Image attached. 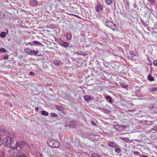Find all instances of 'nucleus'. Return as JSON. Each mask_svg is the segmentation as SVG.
Masks as SVG:
<instances>
[{
	"mask_svg": "<svg viewBox=\"0 0 157 157\" xmlns=\"http://www.w3.org/2000/svg\"><path fill=\"white\" fill-rule=\"evenodd\" d=\"M26 145V142L20 140L17 141L15 146L13 147H12L13 149L16 150L13 151L15 152L14 155H15L16 157H27L25 154L22 153L21 151V148Z\"/></svg>",
	"mask_w": 157,
	"mask_h": 157,
	"instance_id": "f257e3e1",
	"label": "nucleus"
},
{
	"mask_svg": "<svg viewBox=\"0 0 157 157\" xmlns=\"http://www.w3.org/2000/svg\"><path fill=\"white\" fill-rule=\"evenodd\" d=\"M15 134L12 132H7L6 130V133L4 136V137H2V138H4V145L6 147H11L12 149V147H14V146L12 147V146L13 144V138L15 136Z\"/></svg>",
	"mask_w": 157,
	"mask_h": 157,
	"instance_id": "f03ea898",
	"label": "nucleus"
},
{
	"mask_svg": "<svg viewBox=\"0 0 157 157\" xmlns=\"http://www.w3.org/2000/svg\"><path fill=\"white\" fill-rule=\"evenodd\" d=\"M48 143L50 147L54 148L57 147L59 145L58 141L55 140H52L51 141H48Z\"/></svg>",
	"mask_w": 157,
	"mask_h": 157,
	"instance_id": "7ed1b4c3",
	"label": "nucleus"
},
{
	"mask_svg": "<svg viewBox=\"0 0 157 157\" xmlns=\"http://www.w3.org/2000/svg\"><path fill=\"white\" fill-rule=\"evenodd\" d=\"M105 26L113 30H114V29H115L116 28V25L112 22L110 21H109L107 20L106 21L105 23Z\"/></svg>",
	"mask_w": 157,
	"mask_h": 157,
	"instance_id": "20e7f679",
	"label": "nucleus"
},
{
	"mask_svg": "<svg viewBox=\"0 0 157 157\" xmlns=\"http://www.w3.org/2000/svg\"><path fill=\"white\" fill-rule=\"evenodd\" d=\"M13 155V152L10 149L8 151H5L2 155V157H11Z\"/></svg>",
	"mask_w": 157,
	"mask_h": 157,
	"instance_id": "39448f33",
	"label": "nucleus"
},
{
	"mask_svg": "<svg viewBox=\"0 0 157 157\" xmlns=\"http://www.w3.org/2000/svg\"><path fill=\"white\" fill-rule=\"evenodd\" d=\"M56 108L60 112V114L61 115L65 114L66 111L65 109L62 106L56 105Z\"/></svg>",
	"mask_w": 157,
	"mask_h": 157,
	"instance_id": "423d86ee",
	"label": "nucleus"
},
{
	"mask_svg": "<svg viewBox=\"0 0 157 157\" xmlns=\"http://www.w3.org/2000/svg\"><path fill=\"white\" fill-rule=\"evenodd\" d=\"M115 129L119 132H121L125 128L124 125L123 126L119 124L115 125L114 126Z\"/></svg>",
	"mask_w": 157,
	"mask_h": 157,
	"instance_id": "0eeeda50",
	"label": "nucleus"
},
{
	"mask_svg": "<svg viewBox=\"0 0 157 157\" xmlns=\"http://www.w3.org/2000/svg\"><path fill=\"white\" fill-rule=\"evenodd\" d=\"M68 123H69V127L71 128L75 127L76 124L75 120L73 119L70 120L68 122Z\"/></svg>",
	"mask_w": 157,
	"mask_h": 157,
	"instance_id": "6e6552de",
	"label": "nucleus"
},
{
	"mask_svg": "<svg viewBox=\"0 0 157 157\" xmlns=\"http://www.w3.org/2000/svg\"><path fill=\"white\" fill-rule=\"evenodd\" d=\"M107 145L110 147H118V145L114 142L109 141L107 142Z\"/></svg>",
	"mask_w": 157,
	"mask_h": 157,
	"instance_id": "1a4fd4ad",
	"label": "nucleus"
},
{
	"mask_svg": "<svg viewBox=\"0 0 157 157\" xmlns=\"http://www.w3.org/2000/svg\"><path fill=\"white\" fill-rule=\"evenodd\" d=\"M148 89L151 91H155L157 90L156 87L154 85H149L148 87Z\"/></svg>",
	"mask_w": 157,
	"mask_h": 157,
	"instance_id": "9d476101",
	"label": "nucleus"
},
{
	"mask_svg": "<svg viewBox=\"0 0 157 157\" xmlns=\"http://www.w3.org/2000/svg\"><path fill=\"white\" fill-rule=\"evenodd\" d=\"M84 99L85 101L87 102H89L91 101L92 99L91 98L90 96V95H85L84 97Z\"/></svg>",
	"mask_w": 157,
	"mask_h": 157,
	"instance_id": "9b49d317",
	"label": "nucleus"
},
{
	"mask_svg": "<svg viewBox=\"0 0 157 157\" xmlns=\"http://www.w3.org/2000/svg\"><path fill=\"white\" fill-rule=\"evenodd\" d=\"M105 98L107 101L111 104H112L113 101H112V98L109 95H107L105 97Z\"/></svg>",
	"mask_w": 157,
	"mask_h": 157,
	"instance_id": "f8f14e48",
	"label": "nucleus"
},
{
	"mask_svg": "<svg viewBox=\"0 0 157 157\" xmlns=\"http://www.w3.org/2000/svg\"><path fill=\"white\" fill-rule=\"evenodd\" d=\"M60 44L62 46H63L65 47H67L69 46V44L66 42H65L63 40H61L60 42H59Z\"/></svg>",
	"mask_w": 157,
	"mask_h": 157,
	"instance_id": "ddd939ff",
	"label": "nucleus"
},
{
	"mask_svg": "<svg viewBox=\"0 0 157 157\" xmlns=\"http://www.w3.org/2000/svg\"><path fill=\"white\" fill-rule=\"evenodd\" d=\"M95 10L98 12H99L101 10H102V8L101 6L100 3H98L97 6L95 7Z\"/></svg>",
	"mask_w": 157,
	"mask_h": 157,
	"instance_id": "4468645a",
	"label": "nucleus"
},
{
	"mask_svg": "<svg viewBox=\"0 0 157 157\" xmlns=\"http://www.w3.org/2000/svg\"><path fill=\"white\" fill-rule=\"evenodd\" d=\"M72 37V36L71 33L68 32L67 33L66 35V38L68 40L71 39Z\"/></svg>",
	"mask_w": 157,
	"mask_h": 157,
	"instance_id": "2eb2a0df",
	"label": "nucleus"
},
{
	"mask_svg": "<svg viewBox=\"0 0 157 157\" xmlns=\"http://www.w3.org/2000/svg\"><path fill=\"white\" fill-rule=\"evenodd\" d=\"M26 52L28 53L30 55L32 56L33 55V50L31 49L30 48H28L26 50Z\"/></svg>",
	"mask_w": 157,
	"mask_h": 157,
	"instance_id": "dca6fc26",
	"label": "nucleus"
},
{
	"mask_svg": "<svg viewBox=\"0 0 157 157\" xmlns=\"http://www.w3.org/2000/svg\"><path fill=\"white\" fill-rule=\"evenodd\" d=\"M40 113L41 114L44 116H48L49 115L48 113L44 110L41 111Z\"/></svg>",
	"mask_w": 157,
	"mask_h": 157,
	"instance_id": "f3484780",
	"label": "nucleus"
},
{
	"mask_svg": "<svg viewBox=\"0 0 157 157\" xmlns=\"http://www.w3.org/2000/svg\"><path fill=\"white\" fill-rule=\"evenodd\" d=\"M120 84L121 86L124 88H126L128 86V85L125 83L121 82Z\"/></svg>",
	"mask_w": 157,
	"mask_h": 157,
	"instance_id": "a211bd4d",
	"label": "nucleus"
},
{
	"mask_svg": "<svg viewBox=\"0 0 157 157\" xmlns=\"http://www.w3.org/2000/svg\"><path fill=\"white\" fill-rule=\"evenodd\" d=\"M39 51L38 50L37 51H35L34 50L33 51V55H35L36 56H40V55H38L39 53Z\"/></svg>",
	"mask_w": 157,
	"mask_h": 157,
	"instance_id": "6ab92c4d",
	"label": "nucleus"
},
{
	"mask_svg": "<svg viewBox=\"0 0 157 157\" xmlns=\"http://www.w3.org/2000/svg\"><path fill=\"white\" fill-rule=\"evenodd\" d=\"M148 79L151 81H152L154 80V78L151 75H149L147 76Z\"/></svg>",
	"mask_w": 157,
	"mask_h": 157,
	"instance_id": "aec40b11",
	"label": "nucleus"
},
{
	"mask_svg": "<svg viewBox=\"0 0 157 157\" xmlns=\"http://www.w3.org/2000/svg\"><path fill=\"white\" fill-rule=\"evenodd\" d=\"M33 43L34 44H36L37 45V46H41L42 45V43L40 42H39L37 41H34L33 42Z\"/></svg>",
	"mask_w": 157,
	"mask_h": 157,
	"instance_id": "412c9836",
	"label": "nucleus"
},
{
	"mask_svg": "<svg viewBox=\"0 0 157 157\" xmlns=\"http://www.w3.org/2000/svg\"><path fill=\"white\" fill-rule=\"evenodd\" d=\"M7 52V51L3 48H0V53H5Z\"/></svg>",
	"mask_w": 157,
	"mask_h": 157,
	"instance_id": "4be33fe9",
	"label": "nucleus"
},
{
	"mask_svg": "<svg viewBox=\"0 0 157 157\" xmlns=\"http://www.w3.org/2000/svg\"><path fill=\"white\" fill-rule=\"evenodd\" d=\"M76 54L78 55H85L86 54V52L82 51H79L77 52H76Z\"/></svg>",
	"mask_w": 157,
	"mask_h": 157,
	"instance_id": "5701e85b",
	"label": "nucleus"
},
{
	"mask_svg": "<svg viewBox=\"0 0 157 157\" xmlns=\"http://www.w3.org/2000/svg\"><path fill=\"white\" fill-rule=\"evenodd\" d=\"M105 1L108 5H110L113 2V0H105Z\"/></svg>",
	"mask_w": 157,
	"mask_h": 157,
	"instance_id": "b1692460",
	"label": "nucleus"
},
{
	"mask_svg": "<svg viewBox=\"0 0 157 157\" xmlns=\"http://www.w3.org/2000/svg\"><path fill=\"white\" fill-rule=\"evenodd\" d=\"M6 33L4 32H1L0 34V37L1 38H3L6 36Z\"/></svg>",
	"mask_w": 157,
	"mask_h": 157,
	"instance_id": "393cba45",
	"label": "nucleus"
},
{
	"mask_svg": "<svg viewBox=\"0 0 157 157\" xmlns=\"http://www.w3.org/2000/svg\"><path fill=\"white\" fill-rule=\"evenodd\" d=\"M91 157H100V156L98 154L94 153L91 154Z\"/></svg>",
	"mask_w": 157,
	"mask_h": 157,
	"instance_id": "a878e982",
	"label": "nucleus"
},
{
	"mask_svg": "<svg viewBox=\"0 0 157 157\" xmlns=\"http://www.w3.org/2000/svg\"><path fill=\"white\" fill-rule=\"evenodd\" d=\"M50 116L52 117H54L57 118L58 117V116L57 114L53 113H50Z\"/></svg>",
	"mask_w": 157,
	"mask_h": 157,
	"instance_id": "bb28decb",
	"label": "nucleus"
},
{
	"mask_svg": "<svg viewBox=\"0 0 157 157\" xmlns=\"http://www.w3.org/2000/svg\"><path fill=\"white\" fill-rule=\"evenodd\" d=\"M115 151L118 153L121 152V150L119 148L117 147L115 149Z\"/></svg>",
	"mask_w": 157,
	"mask_h": 157,
	"instance_id": "cd10ccee",
	"label": "nucleus"
},
{
	"mask_svg": "<svg viewBox=\"0 0 157 157\" xmlns=\"http://www.w3.org/2000/svg\"><path fill=\"white\" fill-rule=\"evenodd\" d=\"M2 56H3V59L6 60L8 59L9 58V56L8 54H6L4 55H2Z\"/></svg>",
	"mask_w": 157,
	"mask_h": 157,
	"instance_id": "c85d7f7f",
	"label": "nucleus"
},
{
	"mask_svg": "<svg viewBox=\"0 0 157 157\" xmlns=\"http://www.w3.org/2000/svg\"><path fill=\"white\" fill-rule=\"evenodd\" d=\"M60 61L59 60H54V64L56 65H58L59 64V63L60 62Z\"/></svg>",
	"mask_w": 157,
	"mask_h": 157,
	"instance_id": "c756f323",
	"label": "nucleus"
},
{
	"mask_svg": "<svg viewBox=\"0 0 157 157\" xmlns=\"http://www.w3.org/2000/svg\"><path fill=\"white\" fill-rule=\"evenodd\" d=\"M152 129L155 131H157V125L153 126L152 128Z\"/></svg>",
	"mask_w": 157,
	"mask_h": 157,
	"instance_id": "7c9ffc66",
	"label": "nucleus"
},
{
	"mask_svg": "<svg viewBox=\"0 0 157 157\" xmlns=\"http://www.w3.org/2000/svg\"><path fill=\"white\" fill-rule=\"evenodd\" d=\"M153 64L154 65L157 66V59L154 60L153 62Z\"/></svg>",
	"mask_w": 157,
	"mask_h": 157,
	"instance_id": "2f4dec72",
	"label": "nucleus"
},
{
	"mask_svg": "<svg viewBox=\"0 0 157 157\" xmlns=\"http://www.w3.org/2000/svg\"><path fill=\"white\" fill-rule=\"evenodd\" d=\"M98 109L102 111H104L105 110V109L104 108L100 107L98 108Z\"/></svg>",
	"mask_w": 157,
	"mask_h": 157,
	"instance_id": "473e14b6",
	"label": "nucleus"
},
{
	"mask_svg": "<svg viewBox=\"0 0 157 157\" xmlns=\"http://www.w3.org/2000/svg\"><path fill=\"white\" fill-rule=\"evenodd\" d=\"M130 55L131 56H135L136 54H134L133 52L131 51L130 52Z\"/></svg>",
	"mask_w": 157,
	"mask_h": 157,
	"instance_id": "72a5a7b5",
	"label": "nucleus"
},
{
	"mask_svg": "<svg viewBox=\"0 0 157 157\" xmlns=\"http://www.w3.org/2000/svg\"><path fill=\"white\" fill-rule=\"evenodd\" d=\"M134 153L136 155H139L140 156V155H141L140 153L138 151H134Z\"/></svg>",
	"mask_w": 157,
	"mask_h": 157,
	"instance_id": "f704fd0d",
	"label": "nucleus"
},
{
	"mask_svg": "<svg viewBox=\"0 0 157 157\" xmlns=\"http://www.w3.org/2000/svg\"><path fill=\"white\" fill-rule=\"evenodd\" d=\"M140 157H149L147 156L144 155H140Z\"/></svg>",
	"mask_w": 157,
	"mask_h": 157,
	"instance_id": "c9c22d12",
	"label": "nucleus"
},
{
	"mask_svg": "<svg viewBox=\"0 0 157 157\" xmlns=\"http://www.w3.org/2000/svg\"><path fill=\"white\" fill-rule=\"evenodd\" d=\"M38 2L36 0H34L33 1V4L34 5H36L37 4Z\"/></svg>",
	"mask_w": 157,
	"mask_h": 157,
	"instance_id": "e433bc0d",
	"label": "nucleus"
},
{
	"mask_svg": "<svg viewBox=\"0 0 157 157\" xmlns=\"http://www.w3.org/2000/svg\"><path fill=\"white\" fill-rule=\"evenodd\" d=\"M148 1L150 2L152 4H153L154 2V0H148Z\"/></svg>",
	"mask_w": 157,
	"mask_h": 157,
	"instance_id": "4c0bfd02",
	"label": "nucleus"
},
{
	"mask_svg": "<svg viewBox=\"0 0 157 157\" xmlns=\"http://www.w3.org/2000/svg\"><path fill=\"white\" fill-rule=\"evenodd\" d=\"M34 74V73L32 72H30L29 73V75L31 76H33Z\"/></svg>",
	"mask_w": 157,
	"mask_h": 157,
	"instance_id": "58836bf2",
	"label": "nucleus"
},
{
	"mask_svg": "<svg viewBox=\"0 0 157 157\" xmlns=\"http://www.w3.org/2000/svg\"><path fill=\"white\" fill-rule=\"evenodd\" d=\"M64 126H69V123H68V122L65 123Z\"/></svg>",
	"mask_w": 157,
	"mask_h": 157,
	"instance_id": "ea45409f",
	"label": "nucleus"
},
{
	"mask_svg": "<svg viewBox=\"0 0 157 157\" xmlns=\"http://www.w3.org/2000/svg\"><path fill=\"white\" fill-rule=\"evenodd\" d=\"M121 139L122 140H125V139H126V138H125L124 137H122L121 138Z\"/></svg>",
	"mask_w": 157,
	"mask_h": 157,
	"instance_id": "a19ab883",
	"label": "nucleus"
},
{
	"mask_svg": "<svg viewBox=\"0 0 157 157\" xmlns=\"http://www.w3.org/2000/svg\"><path fill=\"white\" fill-rule=\"evenodd\" d=\"M28 44L31 45H34V44H33V43H31V42H29L28 43Z\"/></svg>",
	"mask_w": 157,
	"mask_h": 157,
	"instance_id": "79ce46f5",
	"label": "nucleus"
},
{
	"mask_svg": "<svg viewBox=\"0 0 157 157\" xmlns=\"http://www.w3.org/2000/svg\"><path fill=\"white\" fill-rule=\"evenodd\" d=\"M39 108L37 107H36L35 108V110L37 111H38Z\"/></svg>",
	"mask_w": 157,
	"mask_h": 157,
	"instance_id": "37998d69",
	"label": "nucleus"
},
{
	"mask_svg": "<svg viewBox=\"0 0 157 157\" xmlns=\"http://www.w3.org/2000/svg\"><path fill=\"white\" fill-rule=\"evenodd\" d=\"M0 60H2V59L0 57Z\"/></svg>",
	"mask_w": 157,
	"mask_h": 157,
	"instance_id": "c03bdc74",
	"label": "nucleus"
},
{
	"mask_svg": "<svg viewBox=\"0 0 157 157\" xmlns=\"http://www.w3.org/2000/svg\"><path fill=\"white\" fill-rule=\"evenodd\" d=\"M152 64V62L151 63V65Z\"/></svg>",
	"mask_w": 157,
	"mask_h": 157,
	"instance_id": "a18cd8bd",
	"label": "nucleus"
}]
</instances>
